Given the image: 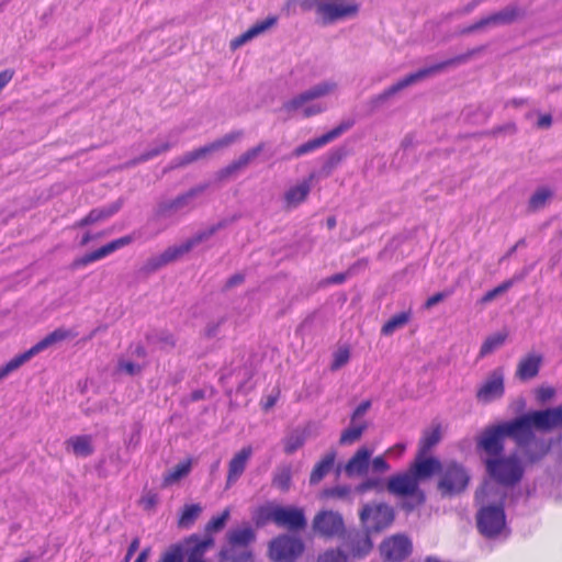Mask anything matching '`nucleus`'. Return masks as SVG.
<instances>
[{
	"label": "nucleus",
	"mask_w": 562,
	"mask_h": 562,
	"mask_svg": "<svg viewBox=\"0 0 562 562\" xmlns=\"http://www.w3.org/2000/svg\"><path fill=\"white\" fill-rule=\"evenodd\" d=\"M372 450L367 447L359 448L344 467V472L348 477L364 476L369 470L374 474L363 480L357 492H383L386 488L385 480L379 474L390 471L391 465L383 456H378L371 460Z\"/></svg>",
	"instance_id": "nucleus-1"
},
{
	"label": "nucleus",
	"mask_w": 562,
	"mask_h": 562,
	"mask_svg": "<svg viewBox=\"0 0 562 562\" xmlns=\"http://www.w3.org/2000/svg\"><path fill=\"white\" fill-rule=\"evenodd\" d=\"M519 428L515 418L487 427L477 439V448L486 453V458H498L504 452V440L508 437L524 450V456L528 461L536 462L540 460L543 457V452H529Z\"/></svg>",
	"instance_id": "nucleus-2"
},
{
	"label": "nucleus",
	"mask_w": 562,
	"mask_h": 562,
	"mask_svg": "<svg viewBox=\"0 0 562 562\" xmlns=\"http://www.w3.org/2000/svg\"><path fill=\"white\" fill-rule=\"evenodd\" d=\"M441 461L417 452L414 461L405 472L395 474L387 480V492H420L419 484L438 475Z\"/></svg>",
	"instance_id": "nucleus-3"
},
{
	"label": "nucleus",
	"mask_w": 562,
	"mask_h": 562,
	"mask_svg": "<svg viewBox=\"0 0 562 562\" xmlns=\"http://www.w3.org/2000/svg\"><path fill=\"white\" fill-rule=\"evenodd\" d=\"M482 50H483V47H477V48L467 52L465 54L453 57L451 59L441 61V63L436 64L430 67L419 69L415 72L408 74L405 77L397 80L396 82H394L393 85H391L389 88L384 89L381 93L374 95L371 99V104L374 109H376V108L383 105L391 98H393L394 95H396L404 89L412 87V86L429 78L430 76L443 70L448 66L463 64V63L468 61L472 56H474L477 53H481Z\"/></svg>",
	"instance_id": "nucleus-4"
},
{
	"label": "nucleus",
	"mask_w": 562,
	"mask_h": 562,
	"mask_svg": "<svg viewBox=\"0 0 562 562\" xmlns=\"http://www.w3.org/2000/svg\"><path fill=\"white\" fill-rule=\"evenodd\" d=\"M516 423L520 427V432L527 445V450L532 453H540L546 451L542 446L533 441L535 435L532 429L549 431L559 427L554 407L543 411H535L516 417Z\"/></svg>",
	"instance_id": "nucleus-5"
},
{
	"label": "nucleus",
	"mask_w": 562,
	"mask_h": 562,
	"mask_svg": "<svg viewBox=\"0 0 562 562\" xmlns=\"http://www.w3.org/2000/svg\"><path fill=\"white\" fill-rule=\"evenodd\" d=\"M212 536L201 538L199 535H191L182 541L171 544L159 559L158 562H205L203 557L207 549L213 547Z\"/></svg>",
	"instance_id": "nucleus-6"
},
{
	"label": "nucleus",
	"mask_w": 562,
	"mask_h": 562,
	"mask_svg": "<svg viewBox=\"0 0 562 562\" xmlns=\"http://www.w3.org/2000/svg\"><path fill=\"white\" fill-rule=\"evenodd\" d=\"M336 89L337 83L335 81L327 80L318 82L291 100L284 102L282 110L288 113L301 110L305 117L319 114L325 111V106L319 103H312V101L329 95Z\"/></svg>",
	"instance_id": "nucleus-7"
},
{
	"label": "nucleus",
	"mask_w": 562,
	"mask_h": 562,
	"mask_svg": "<svg viewBox=\"0 0 562 562\" xmlns=\"http://www.w3.org/2000/svg\"><path fill=\"white\" fill-rule=\"evenodd\" d=\"M484 465L488 476L506 487H512L520 482L525 471L520 460L514 454L485 458Z\"/></svg>",
	"instance_id": "nucleus-8"
},
{
	"label": "nucleus",
	"mask_w": 562,
	"mask_h": 562,
	"mask_svg": "<svg viewBox=\"0 0 562 562\" xmlns=\"http://www.w3.org/2000/svg\"><path fill=\"white\" fill-rule=\"evenodd\" d=\"M226 225H227V221H221L216 224L211 225L210 227H207L205 229L199 231L195 235H193L191 238H189L184 243L169 247L159 257L149 260L147 263V268L153 271V270L160 268L164 265H167L171 261L177 260L178 258L188 254L195 246L210 239L220 229L226 227Z\"/></svg>",
	"instance_id": "nucleus-9"
},
{
	"label": "nucleus",
	"mask_w": 562,
	"mask_h": 562,
	"mask_svg": "<svg viewBox=\"0 0 562 562\" xmlns=\"http://www.w3.org/2000/svg\"><path fill=\"white\" fill-rule=\"evenodd\" d=\"M207 188V183H201L173 199L160 202L156 210V217L158 220H167L190 213L196 207L195 199Z\"/></svg>",
	"instance_id": "nucleus-10"
},
{
	"label": "nucleus",
	"mask_w": 562,
	"mask_h": 562,
	"mask_svg": "<svg viewBox=\"0 0 562 562\" xmlns=\"http://www.w3.org/2000/svg\"><path fill=\"white\" fill-rule=\"evenodd\" d=\"M71 331L65 328H57L46 335L43 339H41L38 342H36L33 347H31L29 350L24 351L23 353H20L12 358L10 361H8L4 366L0 368V381L7 378L12 372L16 371L19 368H21L24 363L30 361L34 356L42 352L43 350L47 349L48 347L60 342L69 337H71Z\"/></svg>",
	"instance_id": "nucleus-11"
},
{
	"label": "nucleus",
	"mask_w": 562,
	"mask_h": 562,
	"mask_svg": "<svg viewBox=\"0 0 562 562\" xmlns=\"http://www.w3.org/2000/svg\"><path fill=\"white\" fill-rule=\"evenodd\" d=\"M71 331L65 328H57L46 335L43 339H41L38 342H36L33 347H31L29 350L24 351L23 353H20L12 358L10 361H8L4 366L0 368V381L7 378L12 372L16 371L19 368H21L24 363L30 361L34 356L42 352L43 350L47 349L48 347L60 342L69 337H71Z\"/></svg>",
	"instance_id": "nucleus-12"
},
{
	"label": "nucleus",
	"mask_w": 562,
	"mask_h": 562,
	"mask_svg": "<svg viewBox=\"0 0 562 562\" xmlns=\"http://www.w3.org/2000/svg\"><path fill=\"white\" fill-rule=\"evenodd\" d=\"M476 528L487 539L498 537L506 528L504 504L501 502L481 506L476 513Z\"/></svg>",
	"instance_id": "nucleus-13"
},
{
	"label": "nucleus",
	"mask_w": 562,
	"mask_h": 562,
	"mask_svg": "<svg viewBox=\"0 0 562 562\" xmlns=\"http://www.w3.org/2000/svg\"><path fill=\"white\" fill-rule=\"evenodd\" d=\"M304 550L305 544L300 537L282 533L269 542L268 555L273 562H296Z\"/></svg>",
	"instance_id": "nucleus-14"
},
{
	"label": "nucleus",
	"mask_w": 562,
	"mask_h": 562,
	"mask_svg": "<svg viewBox=\"0 0 562 562\" xmlns=\"http://www.w3.org/2000/svg\"><path fill=\"white\" fill-rule=\"evenodd\" d=\"M438 476V488L442 492H463L471 479L468 469L454 460L441 462Z\"/></svg>",
	"instance_id": "nucleus-15"
},
{
	"label": "nucleus",
	"mask_w": 562,
	"mask_h": 562,
	"mask_svg": "<svg viewBox=\"0 0 562 562\" xmlns=\"http://www.w3.org/2000/svg\"><path fill=\"white\" fill-rule=\"evenodd\" d=\"M227 540L232 548L222 549L220 551V560L232 562H249L251 559L250 551H243L235 555L234 548H246L256 540V533L250 526L233 529L227 533Z\"/></svg>",
	"instance_id": "nucleus-16"
},
{
	"label": "nucleus",
	"mask_w": 562,
	"mask_h": 562,
	"mask_svg": "<svg viewBox=\"0 0 562 562\" xmlns=\"http://www.w3.org/2000/svg\"><path fill=\"white\" fill-rule=\"evenodd\" d=\"M360 520L368 532H381L393 522L394 512L382 503L366 504L360 510Z\"/></svg>",
	"instance_id": "nucleus-17"
},
{
	"label": "nucleus",
	"mask_w": 562,
	"mask_h": 562,
	"mask_svg": "<svg viewBox=\"0 0 562 562\" xmlns=\"http://www.w3.org/2000/svg\"><path fill=\"white\" fill-rule=\"evenodd\" d=\"M313 531L325 539L341 538L346 533L345 521L339 513L322 510L312 522Z\"/></svg>",
	"instance_id": "nucleus-18"
},
{
	"label": "nucleus",
	"mask_w": 562,
	"mask_h": 562,
	"mask_svg": "<svg viewBox=\"0 0 562 562\" xmlns=\"http://www.w3.org/2000/svg\"><path fill=\"white\" fill-rule=\"evenodd\" d=\"M359 12V4L355 0L348 2H334L317 0V14L324 24H331L338 20L355 16Z\"/></svg>",
	"instance_id": "nucleus-19"
},
{
	"label": "nucleus",
	"mask_w": 562,
	"mask_h": 562,
	"mask_svg": "<svg viewBox=\"0 0 562 562\" xmlns=\"http://www.w3.org/2000/svg\"><path fill=\"white\" fill-rule=\"evenodd\" d=\"M267 518L290 531L303 530L307 525L303 509L295 507L276 506L269 509Z\"/></svg>",
	"instance_id": "nucleus-20"
},
{
	"label": "nucleus",
	"mask_w": 562,
	"mask_h": 562,
	"mask_svg": "<svg viewBox=\"0 0 562 562\" xmlns=\"http://www.w3.org/2000/svg\"><path fill=\"white\" fill-rule=\"evenodd\" d=\"M379 550L385 562H402L411 554L412 542L403 535H395L382 541Z\"/></svg>",
	"instance_id": "nucleus-21"
},
{
	"label": "nucleus",
	"mask_w": 562,
	"mask_h": 562,
	"mask_svg": "<svg viewBox=\"0 0 562 562\" xmlns=\"http://www.w3.org/2000/svg\"><path fill=\"white\" fill-rule=\"evenodd\" d=\"M504 393V371L502 368H496L490 372L486 380L477 389L475 396L480 403L487 404L501 398Z\"/></svg>",
	"instance_id": "nucleus-22"
},
{
	"label": "nucleus",
	"mask_w": 562,
	"mask_h": 562,
	"mask_svg": "<svg viewBox=\"0 0 562 562\" xmlns=\"http://www.w3.org/2000/svg\"><path fill=\"white\" fill-rule=\"evenodd\" d=\"M370 533L371 532H368L366 529L363 531H346L345 536L341 538L344 539V547L346 548L348 554L357 559H361L368 555L373 548Z\"/></svg>",
	"instance_id": "nucleus-23"
},
{
	"label": "nucleus",
	"mask_w": 562,
	"mask_h": 562,
	"mask_svg": "<svg viewBox=\"0 0 562 562\" xmlns=\"http://www.w3.org/2000/svg\"><path fill=\"white\" fill-rule=\"evenodd\" d=\"M263 149L265 143H259L257 146L249 148L237 159L220 169L216 172V179L218 181H225L237 176L241 170L246 169L263 151Z\"/></svg>",
	"instance_id": "nucleus-24"
},
{
	"label": "nucleus",
	"mask_w": 562,
	"mask_h": 562,
	"mask_svg": "<svg viewBox=\"0 0 562 562\" xmlns=\"http://www.w3.org/2000/svg\"><path fill=\"white\" fill-rule=\"evenodd\" d=\"M132 240H133L132 236H123L117 239H114V240L108 243L106 245L76 259L74 261V267H76V268L85 267L91 262L101 260V259L105 258L106 256L113 254L114 251L130 245L132 243Z\"/></svg>",
	"instance_id": "nucleus-25"
},
{
	"label": "nucleus",
	"mask_w": 562,
	"mask_h": 562,
	"mask_svg": "<svg viewBox=\"0 0 562 562\" xmlns=\"http://www.w3.org/2000/svg\"><path fill=\"white\" fill-rule=\"evenodd\" d=\"M351 126H352V122H341L338 126H336L331 131L325 133L324 135H322V136H319L317 138L311 139L308 142L297 146L293 150L292 156L300 157V156H303V155H305L307 153H311V151H313V150H315V149L326 145L327 143L336 139L342 133L348 131Z\"/></svg>",
	"instance_id": "nucleus-26"
},
{
	"label": "nucleus",
	"mask_w": 562,
	"mask_h": 562,
	"mask_svg": "<svg viewBox=\"0 0 562 562\" xmlns=\"http://www.w3.org/2000/svg\"><path fill=\"white\" fill-rule=\"evenodd\" d=\"M525 11L516 4H510L502 10L484 16L486 27H497L502 25H509L521 19Z\"/></svg>",
	"instance_id": "nucleus-27"
},
{
	"label": "nucleus",
	"mask_w": 562,
	"mask_h": 562,
	"mask_svg": "<svg viewBox=\"0 0 562 562\" xmlns=\"http://www.w3.org/2000/svg\"><path fill=\"white\" fill-rule=\"evenodd\" d=\"M277 22L278 18L276 15H270L262 21L256 22L246 32H244L243 34H240L232 41V48H238L247 42L251 41L252 38L266 33L267 31L272 29L277 24Z\"/></svg>",
	"instance_id": "nucleus-28"
},
{
	"label": "nucleus",
	"mask_w": 562,
	"mask_h": 562,
	"mask_svg": "<svg viewBox=\"0 0 562 562\" xmlns=\"http://www.w3.org/2000/svg\"><path fill=\"white\" fill-rule=\"evenodd\" d=\"M121 202L116 201L112 204L92 209L87 216L74 224L75 228H81L97 223L104 222L112 217L121 209Z\"/></svg>",
	"instance_id": "nucleus-29"
},
{
	"label": "nucleus",
	"mask_w": 562,
	"mask_h": 562,
	"mask_svg": "<svg viewBox=\"0 0 562 562\" xmlns=\"http://www.w3.org/2000/svg\"><path fill=\"white\" fill-rule=\"evenodd\" d=\"M65 449L76 457L87 458L94 452L91 435L71 436L65 441Z\"/></svg>",
	"instance_id": "nucleus-30"
},
{
	"label": "nucleus",
	"mask_w": 562,
	"mask_h": 562,
	"mask_svg": "<svg viewBox=\"0 0 562 562\" xmlns=\"http://www.w3.org/2000/svg\"><path fill=\"white\" fill-rule=\"evenodd\" d=\"M337 452L334 449L327 451L321 460L314 465L310 474V484H318L334 468Z\"/></svg>",
	"instance_id": "nucleus-31"
},
{
	"label": "nucleus",
	"mask_w": 562,
	"mask_h": 562,
	"mask_svg": "<svg viewBox=\"0 0 562 562\" xmlns=\"http://www.w3.org/2000/svg\"><path fill=\"white\" fill-rule=\"evenodd\" d=\"M252 456V448L250 446L240 449L229 461L227 482L236 481L245 471L247 462Z\"/></svg>",
	"instance_id": "nucleus-32"
},
{
	"label": "nucleus",
	"mask_w": 562,
	"mask_h": 562,
	"mask_svg": "<svg viewBox=\"0 0 562 562\" xmlns=\"http://www.w3.org/2000/svg\"><path fill=\"white\" fill-rule=\"evenodd\" d=\"M541 362L542 357L540 355H528L519 361L516 376L522 381L533 379L539 373Z\"/></svg>",
	"instance_id": "nucleus-33"
},
{
	"label": "nucleus",
	"mask_w": 562,
	"mask_h": 562,
	"mask_svg": "<svg viewBox=\"0 0 562 562\" xmlns=\"http://www.w3.org/2000/svg\"><path fill=\"white\" fill-rule=\"evenodd\" d=\"M311 192L310 180H305L294 187H291L284 193V201L288 207H296L304 202Z\"/></svg>",
	"instance_id": "nucleus-34"
},
{
	"label": "nucleus",
	"mask_w": 562,
	"mask_h": 562,
	"mask_svg": "<svg viewBox=\"0 0 562 562\" xmlns=\"http://www.w3.org/2000/svg\"><path fill=\"white\" fill-rule=\"evenodd\" d=\"M292 473L291 463L278 465L273 472L272 486L277 490L289 491L291 488Z\"/></svg>",
	"instance_id": "nucleus-35"
},
{
	"label": "nucleus",
	"mask_w": 562,
	"mask_h": 562,
	"mask_svg": "<svg viewBox=\"0 0 562 562\" xmlns=\"http://www.w3.org/2000/svg\"><path fill=\"white\" fill-rule=\"evenodd\" d=\"M202 513V506L199 504L184 505L179 514L178 527L181 529H189L194 525Z\"/></svg>",
	"instance_id": "nucleus-36"
},
{
	"label": "nucleus",
	"mask_w": 562,
	"mask_h": 562,
	"mask_svg": "<svg viewBox=\"0 0 562 562\" xmlns=\"http://www.w3.org/2000/svg\"><path fill=\"white\" fill-rule=\"evenodd\" d=\"M367 428H368L367 422H362V423L350 422V426L341 432L340 438H339V443L341 446H349V445L357 442L358 440H360V438L362 437V435L367 430Z\"/></svg>",
	"instance_id": "nucleus-37"
},
{
	"label": "nucleus",
	"mask_w": 562,
	"mask_h": 562,
	"mask_svg": "<svg viewBox=\"0 0 562 562\" xmlns=\"http://www.w3.org/2000/svg\"><path fill=\"white\" fill-rule=\"evenodd\" d=\"M441 440L440 426H436L432 429L425 430L423 437L418 443V452L428 454V452L437 446Z\"/></svg>",
	"instance_id": "nucleus-38"
},
{
	"label": "nucleus",
	"mask_w": 562,
	"mask_h": 562,
	"mask_svg": "<svg viewBox=\"0 0 562 562\" xmlns=\"http://www.w3.org/2000/svg\"><path fill=\"white\" fill-rule=\"evenodd\" d=\"M210 154L211 153H210L207 145L202 146L200 148L188 151V153L183 154L182 156L173 159L172 168H181V167L188 166L199 159L206 157Z\"/></svg>",
	"instance_id": "nucleus-39"
},
{
	"label": "nucleus",
	"mask_w": 562,
	"mask_h": 562,
	"mask_svg": "<svg viewBox=\"0 0 562 562\" xmlns=\"http://www.w3.org/2000/svg\"><path fill=\"white\" fill-rule=\"evenodd\" d=\"M553 191L547 187L538 188L529 199V209L538 211L543 209L552 199Z\"/></svg>",
	"instance_id": "nucleus-40"
},
{
	"label": "nucleus",
	"mask_w": 562,
	"mask_h": 562,
	"mask_svg": "<svg viewBox=\"0 0 562 562\" xmlns=\"http://www.w3.org/2000/svg\"><path fill=\"white\" fill-rule=\"evenodd\" d=\"M411 319L409 312H401L392 316L381 328V334L384 336L392 335L398 328L404 327Z\"/></svg>",
	"instance_id": "nucleus-41"
},
{
	"label": "nucleus",
	"mask_w": 562,
	"mask_h": 562,
	"mask_svg": "<svg viewBox=\"0 0 562 562\" xmlns=\"http://www.w3.org/2000/svg\"><path fill=\"white\" fill-rule=\"evenodd\" d=\"M524 279V274L521 276H514L512 279L504 281L496 288L487 291L482 297L481 303L486 304L495 300L497 296L504 294L507 290H509L515 282L520 281Z\"/></svg>",
	"instance_id": "nucleus-42"
},
{
	"label": "nucleus",
	"mask_w": 562,
	"mask_h": 562,
	"mask_svg": "<svg viewBox=\"0 0 562 562\" xmlns=\"http://www.w3.org/2000/svg\"><path fill=\"white\" fill-rule=\"evenodd\" d=\"M191 470V461L184 460L172 467L165 475L164 481L166 485L178 482L184 477Z\"/></svg>",
	"instance_id": "nucleus-43"
},
{
	"label": "nucleus",
	"mask_w": 562,
	"mask_h": 562,
	"mask_svg": "<svg viewBox=\"0 0 562 562\" xmlns=\"http://www.w3.org/2000/svg\"><path fill=\"white\" fill-rule=\"evenodd\" d=\"M306 437L300 430L292 431L283 440V450L286 454H293L296 450L302 448L305 443Z\"/></svg>",
	"instance_id": "nucleus-44"
},
{
	"label": "nucleus",
	"mask_w": 562,
	"mask_h": 562,
	"mask_svg": "<svg viewBox=\"0 0 562 562\" xmlns=\"http://www.w3.org/2000/svg\"><path fill=\"white\" fill-rule=\"evenodd\" d=\"M244 136L243 131H233L231 133H227L223 137L207 144V147L210 149V153L217 151L220 149L226 148L231 146L232 144L236 143Z\"/></svg>",
	"instance_id": "nucleus-45"
},
{
	"label": "nucleus",
	"mask_w": 562,
	"mask_h": 562,
	"mask_svg": "<svg viewBox=\"0 0 562 562\" xmlns=\"http://www.w3.org/2000/svg\"><path fill=\"white\" fill-rule=\"evenodd\" d=\"M398 505L406 513H411L425 503V494H397Z\"/></svg>",
	"instance_id": "nucleus-46"
},
{
	"label": "nucleus",
	"mask_w": 562,
	"mask_h": 562,
	"mask_svg": "<svg viewBox=\"0 0 562 562\" xmlns=\"http://www.w3.org/2000/svg\"><path fill=\"white\" fill-rule=\"evenodd\" d=\"M346 157V151L342 148H337L333 150L326 161L324 162L322 170L323 172L328 176L333 172L334 169L342 161V159Z\"/></svg>",
	"instance_id": "nucleus-47"
},
{
	"label": "nucleus",
	"mask_w": 562,
	"mask_h": 562,
	"mask_svg": "<svg viewBox=\"0 0 562 562\" xmlns=\"http://www.w3.org/2000/svg\"><path fill=\"white\" fill-rule=\"evenodd\" d=\"M505 339H506V335L501 334V333L490 336L483 342L481 350H480V356L485 357L488 353L493 352L495 349H497L505 342Z\"/></svg>",
	"instance_id": "nucleus-48"
},
{
	"label": "nucleus",
	"mask_w": 562,
	"mask_h": 562,
	"mask_svg": "<svg viewBox=\"0 0 562 562\" xmlns=\"http://www.w3.org/2000/svg\"><path fill=\"white\" fill-rule=\"evenodd\" d=\"M175 144H176V142L171 143L167 139H158L150 149L143 153V160L154 158V157L160 155L161 153L167 151Z\"/></svg>",
	"instance_id": "nucleus-49"
},
{
	"label": "nucleus",
	"mask_w": 562,
	"mask_h": 562,
	"mask_svg": "<svg viewBox=\"0 0 562 562\" xmlns=\"http://www.w3.org/2000/svg\"><path fill=\"white\" fill-rule=\"evenodd\" d=\"M229 517V510L225 509L221 515L213 517L205 526L207 533L222 530Z\"/></svg>",
	"instance_id": "nucleus-50"
},
{
	"label": "nucleus",
	"mask_w": 562,
	"mask_h": 562,
	"mask_svg": "<svg viewBox=\"0 0 562 562\" xmlns=\"http://www.w3.org/2000/svg\"><path fill=\"white\" fill-rule=\"evenodd\" d=\"M350 358V352L347 348H340L334 353V359L330 366L333 371H336L344 367Z\"/></svg>",
	"instance_id": "nucleus-51"
},
{
	"label": "nucleus",
	"mask_w": 562,
	"mask_h": 562,
	"mask_svg": "<svg viewBox=\"0 0 562 562\" xmlns=\"http://www.w3.org/2000/svg\"><path fill=\"white\" fill-rule=\"evenodd\" d=\"M371 407V401L367 400L360 403L356 409L352 412L350 422L353 423H362L360 418L370 409Z\"/></svg>",
	"instance_id": "nucleus-52"
},
{
	"label": "nucleus",
	"mask_w": 562,
	"mask_h": 562,
	"mask_svg": "<svg viewBox=\"0 0 562 562\" xmlns=\"http://www.w3.org/2000/svg\"><path fill=\"white\" fill-rule=\"evenodd\" d=\"M223 323H224V318L209 322L204 328V336L206 338L216 337L217 334L220 333V328Z\"/></svg>",
	"instance_id": "nucleus-53"
},
{
	"label": "nucleus",
	"mask_w": 562,
	"mask_h": 562,
	"mask_svg": "<svg viewBox=\"0 0 562 562\" xmlns=\"http://www.w3.org/2000/svg\"><path fill=\"white\" fill-rule=\"evenodd\" d=\"M117 370L128 375H133L139 370V367L130 360L122 359L119 361Z\"/></svg>",
	"instance_id": "nucleus-54"
},
{
	"label": "nucleus",
	"mask_w": 562,
	"mask_h": 562,
	"mask_svg": "<svg viewBox=\"0 0 562 562\" xmlns=\"http://www.w3.org/2000/svg\"><path fill=\"white\" fill-rule=\"evenodd\" d=\"M147 340L148 341L154 340L155 342L159 344L162 348L175 346L173 337L166 333L160 334V336L157 337V339H155V337L148 335Z\"/></svg>",
	"instance_id": "nucleus-55"
},
{
	"label": "nucleus",
	"mask_w": 562,
	"mask_h": 562,
	"mask_svg": "<svg viewBox=\"0 0 562 562\" xmlns=\"http://www.w3.org/2000/svg\"><path fill=\"white\" fill-rule=\"evenodd\" d=\"M555 394V391L553 387L550 386H542L539 387L537 391V400L541 403H546L550 401Z\"/></svg>",
	"instance_id": "nucleus-56"
},
{
	"label": "nucleus",
	"mask_w": 562,
	"mask_h": 562,
	"mask_svg": "<svg viewBox=\"0 0 562 562\" xmlns=\"http://www.w3.org/2000/svg\"><path fill=\"white\" fill-rule=\"evenodd\" d=\"M346 555H344L340 551L338 553L327 552L321 557L317 562H346Z\"/></svg>",
	"instance_id": "nucleus-57"
},
{
	"label": "nucleus",
	"mask_w": 562,
	"mask_h": 562,
	"mask_svg": "<svg viewBox=\"0 0 562 562\" xmlns=\"http://www.w3.org/2000/svg\"><path fill=\"white\" fill-rule=\"evenodd\" d=\"M289 4L300 5L303 11L317 10V0H290Z\"/></svg>",
	"instance_id": "nucleus-58"
},
{
	"label": "nucleus",
	"mask_w": 562,
	"mask_h": 562,
	"mask_svg": "<svg viewBox=\"0 0 562 562\" xmlns=\"http://www.w3.org/2000/svg\"><path fill=\"white\" fill-rule=\"evenodd\" d=\"M517 132V126L515 123L509 122L502 126L495 127L492 132L493 135H497L499 133L515 134Z\"/></svg>",
	"instance_id": "nucleus-59"
},
{
	"label": "nucleus",
	"mask_w": 562,
	"mask_h": 562,
	"mask_svg": "<svg viewBox=\"0 0 562 562\" xmlns=\"http://www.w3.org/2000/svg\"><path fill=\"white\" fill-rule=\"evenodd\" d=\"M447 293L445 292H438L434 295H431L430 297L427 299V301L425 302V307L426 308H431L432 306L437 305L438 303H440L441 301H443L446 297H447Z\"/></svg>",
	"instance_id": "nucleus-60"
},
{
	"label": "nucleus",
	"mask_w": 562,
	"mask_h": 562,
	"mask_svg": "<svg viewBox=\"0 0 562 562\" xmlns=\"http://www.w3.org/2000/svg\"><path fill=\"white\" fill-rule=\"evenodd\" d=\"M485 29H487L486 24H485V20H484V18H482L479 21H476L475 23H473L472 25L463 29L461 31V34H470V33H473V32H476L480 30H485Z\"/></svg>",
	"instance_id": "nucleus-61"
},
{
	"label": "nucleus",
	"mask_w": 562,
	"mask_h": 562,
	"mask_svg": "<svg viewBox=\"0 0 562 562\" xmlns=\"http://www.w3.org/2000/svg\"><path fill=\"white\" fill-rule=\"evenodd\" d=\"M485 0H471L467 5L462 9L458 10L457 13L460 15H465L471 13L477 5H480Z\"/></svg>",
	"instance_id": "nucleus-62"
},
{
	"label": "nucleus",
	"mask_w": 562,
	"mask_h": 562,
	"mask_svg": "<svg viewBox=\"0 0 562 562\" xmlns=\"http://www.w3.org/2000/svg\"><path fill=\"white\" fill-rule=\"evenodd\" d=\"M552 125V116L550 114H542L539 116L537 121V127L541 130H547Z\"/></svg>",
	"instance_id": "nucleus-63"
},
{
	"label": "nucleus",
	"mask_w": 562,
	"mask_h": 562,
	"mask_svg": "<svg viewBox=\"0 0 562 562\" xmlns=\"http://www.w3.org/2000/svg\"><path fill=\"white\" fill-rule=\"evenodd\" d=\"M13 75V70L10 69L0 72V91L11 81Z\"/></svg>",
	"instance_id": "nucleus-64"
}]
</instances>
